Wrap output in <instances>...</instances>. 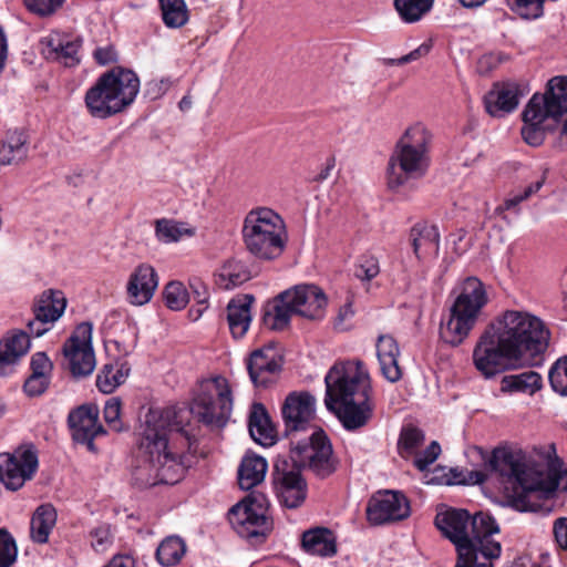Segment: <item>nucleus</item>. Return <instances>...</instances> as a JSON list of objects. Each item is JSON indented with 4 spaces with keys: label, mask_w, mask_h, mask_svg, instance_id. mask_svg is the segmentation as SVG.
<instances>
[{
    "label": "nucleus",
    "mask_w": 567,
    "mask_h": 567,
    "mask_svg": "<svg viewBox=\"0 0 567 567\" xmlns=\"http://www.w3.org/2000/svg\"><path fill=\"white\" fill-rule=\"evenodd\" d=\"M228 381L215 377L203 381L190 408L150 409L144 429V474L150 486L174 485L193 466L198 442L190 429L196 416L209 429H223L231 413Z\"/></svg>",
    "instance_id": "1"
},
{
    "label": "nucleus",
    "mask_w": 567,
    "mask_h": 567,
    "mask_svg": "<svg viewBox=\"0 0 567 567\" xmlns=\"http://www.w3.org/2000/svg\"><path fill=\"white\" fill-rule=\"evenodd\" d=\"M550 332L537 316L520 310H506L483 331L473 350V362L486 379L513 367L525 355L543 354Z\"/></svg>",
    "instance_id": "2"
},
{
    "label": "nucleus",
    "mask_w": 567,
    "mask_h": 567,
    "mask_svg": "<svg viewBox=\"0 0 567 567\" xmlns=\"http://www.w3.org/2000/svg\"><path fill=\"white\" fill-rule=\"evenodd\" d=\"M434 524L455 546L454 567H494L502 554L501 543L492 538L499 527L488 513L471 516L466 509L450 508L437 513Z\"/></svg>",
    "instance_id": "3"
},
{
    "label": "nucleus",
    "mask_w": 567,
    "mask_h": 567,
    "mask_svg": "<svg viewBox=\"0 0 567 567\" xmlns=\"http://www.w3.org/2000/svg\"><path fill=\"white\" fill-rule=\"evenodd\" d=\"M291 465L287 460L277 461L274 481L281 503L288 508L299 507L307 496V484L300 471L308 468L317 477L326 478L337 470V460L330 440L322 430H316L306 439L292 442Z\"/></svg>",
    "instance_id": "4"
},
{
    "label": "nucleus",
    "mask_w": 567,
    "mask_h": 567,
    "mask_svg": "<svg viewBox=\"0 0 567 567\" xmlns=\"http://www.w3.org/2000/svg\"><path fill=\"white\" fill-rule=\"evenodd\" d=\"M326 408L344 429L363 427L372 417L371 382L361 361L336 363L324 378Z\"/></svg>",
    "instance_id": "5"
},
{
    "label": "nucleus",
    "mask_w": 567,
    "mask_h": 567,
    "mask_svg": "<svg viewBox=\"0 0 567 567\" xmlns=\"http://www.w3.org/2000/svg\"><path fill=\"white\" fill-rule=\"evenodd\" d=\"M432 134L422 124L408 127L395 143L386 167V184L393 192L412 189L430 167Z\"/></svg>",
    "instance_id": "6"
},
{
    "label": "nucleus",
    "mask_w": 567,
    "mask_h": 567,
    "mask_svg": "<svg viewBox=\"0 0 567 567\" xmlns=\"http://www.w3.org/2000/svg\"><path fill=\"white\" fill-rule=\"evenodd\" d=\"M138 90V76L132 70L115 66L96 80L84 101L93 117L107 118L132 104Z\"/></svg>",
    "instance_id": "7"
},
{
    "label": "nucleus",
    "mask_w": 567,
    "mask_h": 567,
    "mask_svg": "<svg viewBox=\"0 0 567 567\" xmlns=\"http://www.w3.org/2000/svg\"><path fill=\"white\" fill-rule=\"evenodd\" d=\"M327 297L321 288L312 284L297 285L280 292L264 312V324L271 330H284L292 315L310 320L324 317Z\"/></svg>",
    "instance_id": "8"
},
{
    "label": "nucleus",
    "mask_w": 567,
    "mask_h": 567,
    "mask_svg": "<svg viewBox=\"0 0 567 567\" xmlns=\"http://www.w3.org/2000/svg\"><path fill=\"white\" fill-rule=\"evenodd\" d=\"M487 301L488 298L483 282L476 277L466 278L450 309L447 320L441 322L440 338L452 347L463 343L475 327Z\"/></svg>",
    "instance_id": "9"
},
{
    "label": "nucleus",
    "mask_w": 567,
    "mask_h": 567,
    "mask_svg": "<svg viewBox=\"0 0 567 567\" xmlns=\"http://www.w3.org/2000/svg\"><path fill=\"white\" fill-rule=\"evenodd\" d=\"M246 249L261 260L280 257L287 243L284 219L270 208H257L249 212L243 227Z\"/></svg>",
    "instance_id": "10"
},
{
    "label": "nucleus",
    "mask_w": 567,
    "mask_h": 567,
    "mask_svg": "<svg viewBox=\"0 0 567 567\" xmlns=\"http://www.w3.org/2000/svg\"><path fill=\"white\" fill-rule=\"evenodd\" d=\"M268 506L264 494L250 493L229 509L228 520L240 537L261 543L272 529Z\"/></svg>",
    "instance_id": "11"
},
{
    "label": "nucleus",
    "mask_w": 567,
    "mask_h": 567,
    "mask_svg": "<svg viewBox=\"0 0 567 567\" xmlns=\"http://www.w3.org/2000/svg\"><path fill=\"white\" fill-rule=\"evenodd\" d=\"M92 330L91 322H81L63 346V354L72 375L75 378L87 377L95 368Z\"/></svg>",
    "instance_id": "12"
},
{
    "label": "nucleus",
    "mask_w": 567,
    "mask_h": 567,
    "mask_svg": "<svg viewBox=\"0 0 567 567\" xmlns=\"http://www.w3.org/2000/svg\"><path fill=\"white\" fill-rule=\"evenodd\" d=\"M281 416L285 425L284 433L290 437V445L302 439H297L305 432L316 417V398L307 391L290 392L281 406Z\"/></svg>",
    "instance_id": "13"
},
{
    "label": "nucleus",
    "mask_w": 567,
    "mask_h": 567,
    "mask_svg": "<svg viewBox=\"0 0 567 567\" xmlns=\"http://www.w3.org/2000/svg\"><path fill=\"white\" fill-rule=\"evenodd\" d=\"M567 113V75L551 78L544 94L535 93L527 103V115L534 120H559Z\"/></svg>",
    "instance_id": "14"
},
{
    "label": "nucleus",
    "mask_w": 567,
    "mask_h": 567,
    "mask_svg": "<svg viewBox=\"0 0 567 567\" xmlns=\"http://www.w3.org/2000/svg\"><path fill=\"white\" fill-rule=\"evenodd\" d=\"M38 468V455L32 449H18L0 454V481L11 491L21 488Z\"/></svg>",
    "instance_id": "15"
},
{
    "label": "nucleus",
    "mask_w": 567,
    "mask_h": 567,
    "mask_svg": "<svg viewBox=\"0 0 567 567\" xmlns=\"http://www.w3.org/2000/svg\"><path fill=\"white\" fill-rule=\"evenodd\" d=\"M365 513L369 523L379 526L409 517L410 503L400 492L380 491L369 499Z\"/></svg>",
    "instance_id": "16"
},
{
    "label": "nucleus",
    "mask_w": 567,
    "mask_h": 567,
    "mask_svg": "<svg viewBox=\"0 0 567 567\" xmlns=\"http://www.w3.org/2000/svg\"><path fill=\"white\" fill-rule=\"evenodd\" d=\"M66 308V298L61 290L48 289L38 296L33 305L34 319L27 324L29 333L39 338L49 331Z\"/></svg>",
    "instance_id": "17"
},
{
    "label": "nucleus",
    "mask_w": 567,
    "mask_h": 567,
    "mask_svg": "<svg viewBox=\"0 0 567 567\" xmlns=\"http://www.w3.org/2000/svg\"><path fill=\"white\" fill-rule=\"evenodd\" d=\"M281 358L272 346L256 349L249 355L247 370L255 386L274 384L281 371Z\"/></svg>",
    "instance_id": "18"
},
{
    "label": "nucleus",
    "mask_w": 567,
    "mask_h": 567,
    "mask_svg": "<svg viewBox=\"0 0 567 567\" xmlns=\"http://www.w3.org/2000/svg\"><path fill=\"white\" fill-rule=\"evenodd\" d=\"M524 87L517 82H496L484 96L486 112L493 117H504L514 112L522 97Z\"/></svg>",
    "instance_id": "19"
},
{
    "label": "nucleus",
    "mask_w": 567,
    "mask_h": 567,
    "mask_svg": "<svg viewBox=\"0 0 567 567\" xmlns=\"http://www.w3.org/2000/svg\"><path fill=\"white\" fill-rule=\"evenodd\" d=\"M68 422L73 432V439L85 444L90 451L94 452V439L105 434L102 424L99 422L97 408L82 405L69 414Z\"/></svg>",
    "instance_id": "20"
},
{
    "label": "nucleus",
    "mask_w": 567,
    "mask_h": 567,
    "mask_svg": "<svg viewBox=\"0 0 567 567\" xmlns=\"http://www.w3.org/2000/svg\"><path fill=\"white\" fill-rule=\"evenodd\" d=\"M80 39L62 38L59 34H51L41 42L42 53L47 59L62 63L68 68L80 63L79 51L81 48Z\"/></svg>",
    "instance_id": "21"
},
{
    "label": "nucleus",
    "mask_w": 567,
    "mask_h": 567,
    "mask_svg": "<svg viewBox=\"0 0 567 567\" xmlns=\"http://www.w3.org/2000/svg\"><path fill=\"white\" fill-rule=\"evenodd\" d=\"M410 241L415 257L421 261L427 257H437L440 234L435 225L417 223L410 230Z\"/></svg>",
    "instance_id": "22"
},
{
    "label": "nucleus",
    "mask_w": 567,
    "mask_h": 567,
    "mask_svg": "<svg viewBox=\"0 0 567 567\" xmlns=\"http://www.w3.org/2000/svg\"><path fill=\"white\" fill-rule=\"evenodd\" d=\"M30 348V338L27 332L14 331L0 341V375L12 373L14 364Z\"/></svg>",
    "instance_id": "23"
},
{
    "label": "nucleus",
    "mask_w": 567,
    "mask_h": 567,
    "mask_svg": "<svg viewBox=\"0 0 567 567\" xmlns=\"http://www.w3.org/2000/svg\"><path fill=\"white\" fill-rule=\"evenodd\" d=\"M377 355L382 375L392 383L399 381L402 378V370L398 362L400 349L392 336H379L377 342Z\"/></svg>",
    "instance_id": "24"
},
{
    "label": "nucleus",
    "mask_w": 567,
    "mask_h": 567,
    "mask_svg": "<svg viewBox=\"0 0 567 567\" xmlns=\"http://www.w3.org/2000/svg\"><path fill=\"white\" fill-rule=\"evenodd\" d=\"M301 545L310 555L333 557L337 554V537L327 527H316L303 532Z\"/></svg>",
    "instance_id": "25"
},
{
    "label": "nucleus",
    "mask_w": 567,
    "mask_h": 567,
    "mask_svg": "<svg viewBox=\"0 0 567 567\" xmlns=\"http://www.w3.org/2000/svg\"><path fill=\"white\" fill-rule=\"evenodd\" d=\"M28 137L17 128L9 130L0 144V165H17L28 156Z\"/></svg>",
    "instance_id": "26"
},
{
    "label": "nucleus",
    "mask_w": 567,
    "mask_h": 567,
    "mask_svg": "<svg viewBox=\"0 0 567 567\" xmlns=\"http://www.w3.org/2000/svg\"><path fill=\"white\" fill-rule=\"evenodd\" d=\"M254 301L251 295L231 299L227 306V320L234 338H241L247 332L250 321V306Z\"/></svg>",
    "instance_id": "27"
},
{
    "label": "nucleus",
    "mask_w": 567,
    "mask_h": 567,
    "mask_svg": "<svg viewBox=\"0 0 567 567\" xmlns=\"http://www.w3.org/2000/svg\"><path fill=\"white\" fill-rule=\"evenodd\" d=\"M251 437L261 445L276 443V430L262 403H254L248 422Z\"/></svg>",
    "instance_id": "28"
},
{
    "label": "nucleus",
    "mask_w": 567,
    "mask_h": 567,
    "mask_svg": "<svg viewBox=\"0 0 567 567\" xmlns=\"http://www.w3.org/2000/svg\"><path fill=\"white\" fill-rule=\"evenodd\" d=\"M267 461L255 454L247 453L238 467V484L241 489L248 491L260 484L266 476Z\"/></svg>",
    "instance_id": "29"
},
{
    "label": "nucleus",
    "mask_w": 567,
    "mask_h": 567,
    "mask_svg": "<svg viewBox=\"0 0 567 567\" xmlns=\"http://www.w3.org/2000/svg\"><path fill=\"white\" fill-rule=\"evenodd\" d=\"M56 523V511L51 504L39 506L31 519V537L39 544L48 542L49 535Z\"/></svg>",
    "instance_id": "30"
},
{
    "label": "nucleus",
    "mask_w": 567,
    "mask_h": 567,
    "mask_svg": "<svg viewBox=\"0 0 567 567\" xmlns=\"http://www.w3.org/2000/svg\"><path fill=\"white\" fill-rule=\"evenodd\" d=\"M186 543L179 536H167L156 549V559L159 565L171 567L177 565L186 554Z\"/></svg>",
    "instance_id": "31"
},
{
    "label": "nucleus",
    "mask_w": 567,
    "mask_h": 567,
    "mask_svg": "<svg viewBox=\"0 0 567 567\" xmlns=\"http://www.w3.org/2000/svg\"><path fill=\"white\" fill-rule=\"evenodd\" d=\"M162 20L169 29H179L189 20V11L185 0H158Z\"/></svg>",
    "instance_id": "32"
},
{
    "label": "nucleus",
    "mask_w": 567,
    "mask_h": 567,
    "mask_svg": "<svg viewBox=\"0 0 567 567\" xmlns=\"http://www.w3.org/2000/svg\"><path fill=\"white\" fill-rule=\"evenodd\" d=\"M503 389L512 392H523L533 395L543 386L542 377L535 371H525L519 374L503 378Z\"/></svg>",
    "instance_id": "33"
},
{
    "label": "nucleus",
    "mask_w": 567,
    "mask_h": 567,
    "mask_svg": "<svg viewBox=\"0 0 567 567\" xmlns=\"http://www.w3.org/2000/svg\"><path fill=\"white\" fill-rule=\"evenodd\" d=\"M251 278L248 267L240 260H228L218 276V285L225 289H234Z\"/></svg>",
    "instance_id": "34"
},
{
    "label": "nucleus",
    "mask_w": 567,
    "mask_h": 567,
    "mask_svg": "<svg viewBox=\"0 0 567 567\" xmlns=\"http://www.w3.org/2000/svg\"><path fill=\"white\" fill-rule=\"evenodd\" d=\"M434 0H394L399 17L405 23L420 21L433 7Z\"/></svg>",
    "instance_id": "35"
},
{
    "label": "nucleus",
    "mask_w": 567,
    "mask_h": 567,
    "mask_svg": "<svg viewBox=\"0 0 567 567\" xmlns=\"http://www.w3.org/2000/svg\"><path fill=\"white\" fill-rule=\"evenodd\" d=\"M125 380L122 368L106 363L96 375V388L104 394L112 393Z\"/></svg>",
    "instance_id": "36"
},
{
    "label": "nucleus",
    "mask_w": 567,
    "mask_h": 567,
    "mask_svg": "<svg viewBox=\"0 0 567 567\" xmlns=\"http://www.w3.org/2000/svg\"><path fill=\"white\" fill-rule=\"evenodd\" d=\"M527 115V105L525 106V110L523 111V121H524V126L522 127V136L524 138V141L528 144V145H532V146H539L540 144H543L544 140H545V130L543 128V123L548 118V117H540L539 120H533L529 116H526Z\"/></svg>",
    "instance_id": "37"
},
{
    "label": "nucleus",
    "mask_w": 567,
    "mask_h": 567,
    "mask_svg": "<svg viewBox=\"0 0 567 567\" xmlns=\"http://www.w3.org/2000/svg\"><path fill=\"white\" fill-rule=\"evenodd\" d=\"M163 297L167 308L174 311L184 309L189 302V293L181 281H171L165 286Z\"/></svg>",
    "instance_id": "38"
},
{
    "label": "nucleus",
    "mask_w": 567,
    "mask_h": 567,
    "mask_svg": "<svg viewBox=\"0 0 567 567\" xmlns=\"http://www.w3.org/2000/svg\"><path fill=\"white\" fill-rule=\"evenodd\" d=\"M156 237L163 243H174L184 235L193 236L194 229L185 228L183 224L162 219L156 221Z\"/></svg>",
    "instance_id": "39"
},
{
    "label": "nucleus",
    "mask_w": 567,
    "mask_h": 567,
    "mask_svg": "<svg viewBox=\"0 0 567 567\" xmlns=\"http://www.w3.org/2000/svg\"><path fill=\"white\" fill-rule=\"evenodd\" d=\"M424 439V433L420 429L414 426L404 427L398 443L401 455L406 457L415 454L416 450L423 444Z\"/></svg>",
    "instance_id": "40"
},
{
    "label": "nucleus",
    "mask_w": 567,
    "mask_h": 567,
    "mask_svg": "<svg viewBox=\"0 0 567 567\" xmlns=\"http://www.w3.org/2000/svg\"><path fill=\"white\" fill-rule=\"evenodd\" d=\"M546 0H506L509 9L524 19H537L544 13Z\"/></svg>",
    "instance_id": "41"
},
{
    "label": "nucleus",
    "mask_w": 567,
    "mask_h": 567,
    "mask_svg": "<svg viewBox=\"0 0 567 567\" xmlns=\"http://www.w3.org/2000/svg\"><path fill=\"white\" fill-rule=\"evenodd\" d=\"M553 390L567 396V355L558 359L548 373Z\"/></svg>",
    "instance_id": "42"
},
{
    "label": "nucleus",
    "mask_w": 567,
    "mask_h": 567,
    "mask_svg": "<svg viewBox=\"0 0 567 567\" xmlns=\"http://www.w3.org/2000/svg\"><path fill=\"white\" fill-rule=\"evenodd\" d=\"M18 556L14 538L6 528H0V567H11Z\"/></svg>",
    "instance_id": "43"
},
{
    "label": "nucleus",
    "mask_w": 567,
    "mask_h": 567,
    "mask_svg": "<svg viewBox=\"0 0 567 567\" xmlns=\"http://www.w3.org/2000/svg\"><path fill=\"white\" fill-rule=\"evenodd\" d=\"M380 272L379 261L373 256H364L355 265L353 275L362 281H370Z\"/></svg>",
    "instance_id": "44"
},
{
    "label": "nucleus",
    "mask_w": 567,
    "mask_h": 567,
    "mask_svg": "<svg viewBox=\"0 0 567 567\" xmlns=\"http://www.w3.org/2000/svg\"><path fill=\"white\" fill-rule=\"evenodd\" d=\"M440 454V444L436 441H432L423 452H415L413 464L419 471L423 472L427 470V467L437 460Z\"/></svg>",
    "instance_id": "45"
},
{
    "label": "nucleus",
    "mask_w": 567,
    "mask_h": 567,
    "mask_svg": "<svg viewBox=\"0 0 567 567\" xmlns=\"http://www.w3.org/2000/svg\"><path fill=\"white\" fill-rule=\"evenodd\" d=\"M64 0H23L27 9L40 17L53 14Z\"/></svg>",
    "instance_id": "46"
},
{
    "label": "nucleus",
    "mask_w": 567,
    "mask_h": 567,
    "mask_svg": "<svg viewBox=\"0 0 567 567\" xmlns=\"http://www.w3.org/2000/svg\"><path fill=\"white\" fill-rule=\"evenodd\" d=\"M104 420L114 431H122L121 415V401L117 398H111L106 401L104 406Z\"/></svg>",
    "instance_id": "47"
},
{
    "label": "nucleus",
    "mask_w": 567,
    "mask_h": 567,
    "mask_svg": "<svg viewBox=\"0 0 567 567\" xmlns=\"http://www.w3.org/2000/svg\"><path fill=\"white\" fill-rule=\"evenodd\" d=\"M91 545L95 551L102 553L112 544V535L109 525H101L90 532Z\"/></svg>",
    "instance_id": "48"
},
{
    "label": "nucleus",
    "mask_w": 567,
    "mask_h": 567,
    "mask_svg": "<svg viewBox=\"0 0 567 567\" xmlns=\"http://www.w3.org/2000/svg\"><path fill=\"white\" fill-rule=\"evenodd\" d=\"M432 44L429 42H424L419 45L416 49L411 51L410 53L399 58V59H383L382 63L384 65H403L406 63L414 62L425 55H427L431 51Z\"/></svg>",
    "instance_id": "49"
},
{
    "label": "nucleus",
    "mask_w": 567,
    "mask_h": 567,
    "mask_svg": "<svg viewBox=\"0 0 567 567\" xmlns=\"http://www.w3.org/2000/svg\"><path fill=\"white\" fill-rule=\"evenodd\" d=\"M142 266H137L134 271L131 274L130 279L127 281V298L128 301L134 306H141L142 300L140 299V295L142 292Z\"/></svg>",
    "instance_id": "50"
},
{
    "label": "nucleus",
    "mask_w": 567,
    "mask_h": 567,
    "mask_svg": "<svg viewBox=\"0 0 567 567\" xmlns=\"http://www.w3.org/2000/svg\"><path fill=\"white\" fill-rule=\"evenodd\" d=\"M49 377L31 374L24 382L23 389L29 396H39L48 389Z\"/></svg>",
    "instance_id": "51"
},
{
    "label": "nucleus",
    "mask_w": 567,
    "mask_h": 567,
    "mask_svg": "<svg viewBox=\"0 0 567 567\" xmlns=\"http://www.w3.org/2000/svg\"><path fill=\"white\" fill-rule=\"evenodd\" d=\"M172 82L168 78H164L161 80H152L146 85V91L144 92V97H148L150 100H157L165 95V93L169 90Z\"/></svg>",
    "instance_id": "52"
},
{
    "label": "nucleus",
    "mask_w": 567,
    "mask_h": 567,
    "mask_svg": "<svg viewBox=\"0 0 567 567\" xmlns=\"http://www.w3.org/2000/svg\"><path fill=\"white\" fill-rule=\"evenodd\" d=\"M93 58L99 65H109L117 62L118 53L114 45L107 44L104 47H97L93 51Z\"/></svg>",
    "instance_id": "53"
},
{
    "label": "nucleus",
    "mask_w": 567,
    "mask_h": 567,
    "mask_svg": "<svg viewBox=\"0 0 567 567\" xmlns=\"http://www.w3.org/2000/svg\"><path fill=\"white\" fill-rule=\"evenodd\" d=\"M189 287L193 289L195 296L197 297L198 305L203 306L202 309L197 310V317L202 315L203 310L207 308L206 303L208 300V291L206 285L202 281L200 278L194 277L189 279Z\"/></svg>",
    "instance_id": "54"
},
{
    "label": "nucleus",
    "mask_w": 567,
    "mask_h": 567,
    "mask_svg": "<svg viewBox=\"0 0 567 567\" xmlns=\"http://www.w3.org/2000/svg\"><path fill=\"white\" fill-rule=\"evenodd\" d=\"M52 364L44 352H37L31 358V374L48 375Z\"/></svg>",
    "instance_id": "55"
},
{
    "label": "nucleus",
    "mask_w": 567,
    "mask_h": 567,
    "mask_svg": "<svg viewBox=\"0 0 567 567\" xmlns=\"http://www.w3.org/2000/svg\"><path fill=\"white\" fill-rule=\"evenodd\" d=\"M144 278L148 276L147 281H144V303L148 302L158 287V276L153 267H144Z\"/></svg>",
    "instance_id": "56"
},
{
    "label": "nucleus",
    "mask_w": 567,
    "mask_h": 567,
    "mask_svg": "<svg viewBox=\"0 0 567 567\" xmlns=\"http://www.w3.org/2000/svg\"><path fill=\"white\" fill-rule=\"evenodd\" d=\"M524 202L523 197L520 196V194H515L513 195L512 197L509 198H506L504 200V203L502 205H499L498 207H496L495 209V213L499 216H502V218L507 223L509 224L511 221L507 219V216L504 215V213L506 210H512L514 209L515 210V214H518L519 213V209L517 208V206Z\"/></svg>",
    "instance_id": "57"
},
{
    "label": "nucleus",
    "mask_w": 567,
    "mask_h": 567,
    "mask_svg": "<svg viewBox=\"0 0 567 567\" xmlns=\"http://www.w3.org/2000/svg\"><path fill=\"white\" fill-rule=\"evenodd\" d=\"M553 532L558 546L567 549V517L557 518L554 523Z\"/></svg>",
    "instance_id": "58"
},
{
    "label": "nucleus",
    "mask_w": 567,
    "mask_h": 567,
    "mask_svg": "<svg viewBox=\"0 0 567 567\" xmlns=\"http://www.w3.org/2000/svg\"><path fill=\"white\" fill-rule=\"evenodd\" d=\"M136 560L128 554L115 555L104 567H135Z\"/></svg>",
    "instance_id": "59"
},
{
    "label": "nucleus",
    "mask_w": 567,
    "mask_h": 567,
    "mask_svg": "<svg viewBox=\"0 0 567 567\" xmlns=\"http://www.w3.org/2000/svg\"><path fill=\"white\" fill-rule=\"evenodd\" d=\"M487 475L482 471H467L466 476L456 478L455 482L460 484H482L486 481Z\"/></svg>",
    "instance_id": "60"
},
{
    "label": "nucleus",
    "mask_w": 567,
    "mask_h": 567,
    "mask_svg": "<svg viewBox=\"0 0 567 567\" xmlns=\"http://www.w3.org/2000/svg\"><path fill=\"white\" fill-rule=\"evenodd\" d=\"M546 179L545 173L540 177V179L536 181L535 183H532L528 185L523 192H520V196L524 200L528 199L532 195L536 194L544 185Z\"/></svg>",
    "instance_id": "61"
},
{
    "label": "nucleus",
    "mask_w": 567,
    "mask_h": 567,
    "mask_svg": "<svg viewBox=\"0 0 567 567\" xmlns=\"http://www.w3.org/2000/svg\"><path fill=\"white\" fill-rule=\"evenodd\" d=\"M464 8L473 9L483 6L487 0H458Z\"/></svg>",
    "instance_id": "62"
},
{
    "label": "nucleus",
    "mask_w": 567,
    "mask_h": 567,
    "mask_svg": "<svg viewBox=\"0 0 567 567\" xmlns=\"http://www.w3.org/2000/svg\"><path fill=\"white\" fill-rule=\"evenodd\" d=\"M193 101L189 95H185L178 103V107L182 112H186L192 107Z\"/></svg>",
    "instance_id": "63"
},
{
    "label": "nucleus",
    "mask_w": 567,
    "mask_h": 567,
    "mask_svg": "<svg viewBox=\"0 0 567 567\" xmlns=\"http://www.w3.org/2000/svg\"><path fill=\"white\" fill-rule=\"evenodd\" d=\"M332 167H333V164H328L324 168L321 169L319 175L316 177V181L321 182V181L327 179L328 176L330 175Z\"/></svg>",
    "instance_id": "64"
}]
</instances>
